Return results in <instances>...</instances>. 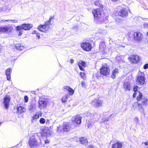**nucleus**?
<instances>
[{"instance_id":"1","label":"nucleus","mask_w":148,"mask_h":148,"mask_svg":"<svg viewBox=\"0 0 148 148\" xmlns=\"http://www.w3.org/2000/svg\"><path fill=\"white\" fill-rule=\"evenodd\" d=\"M92 12L94 17L95 21L97 23H106L108 22L107 18L102 13L100 9H95L93 10Z\"/></svg>"},{"instance_id":"2","label":"nucleus","mask_w":148,"mask_h":148,"mask_svg":"<svg viewBox=\"0 0 148 148\" xmlns=\"http://www.w3.org/2000/svg\"><path fill=\"white\" fill-rule=\"evenodd\" d=\"M58 132L59 133L67 132L70 130L71 125L68 123L64 122L62 126H58Z\"/></svg>"},{"instance_id":"3","label":"nucleus","mask_w":148,"mask_h":148,"mask_svg":"<svg viewBox=\"0 0 148 148\" xmlns=\"http://www.w3.org/2000/svg\"><path fill=\"white\" fill-rule=\"evenodd\" d=\"M52 18V17H50L48 21L45 22L44 25H41L38 27V29L40 31L44 32H45L47 31H48L50 28V25H52L51 22V20Z\"/></svg>"},{"instance_id":"4","label":"nucleus","mask_w":148,"mask_h":148,"mask_svg":"<svg viewBox=\"0 0 148 148\" xmlns=\"http://www.w3.org/2000/svg\"><path fill=\"white\" fill-rule=\"evenodd\" d=\"M29 140L28 142L29 145L32 148L36 147L38 144V143L36 139L34 134H32L30 135Z\"/></svg>"},{"instance_id":"5","label":"nucleus","mask_w":148,"mask_h":148,"mask_svg":"<svg viewBox=\"0 0 148 148\" xmlns=\"http://www.w3.org/2000/svg\"><path fill=\"white\" fill-rule=\"evenodd\" d=\"M145 75L143 72H141L136 78V82L138 85H143L145 82Z\"/></svg>"},{"instance_id":"6","label":"nucleus","mask_w":148,"mask_h":148,"mask_svg":"<svg viewBox=\"0 0 148 148\" xmlns=\"http://www.w3.org/2000/svg\"><path fill=\"white\" fill-rule=\"evenodd\" d=\"M32 27V25L31 24H24L21 26H17L16 27V29L17 30L19 31L21 29L28 30L30 29Z\"/></svg>"},{"instance_id":"7","label":"nucleus","mask_w":148,"mask_h":148,"mask_svg":"<svg viewBox=\"0 0 148 148\" xmlns=\"http://www.w3.org/2000/svg\"><path fill=\"white\" fill-rule=\"evenodd\" d=\"M13 28L11 25H8L5 26L0 27V32H10L13 29Z\"/></svg>"},{"instance_id":"8","label":"nucleus","mask_w":148,"mask_h":148,"mask_svg":"<svg viewBox=\"0 0 148 148\" xmlns=\"http://www.w3.org/2000/svg\"><path fill=\"white\" fill-rule=\"evenodd\" d=\"M81 47L85 51H88L91 50L92 47L90 44L88 42H84L81 44Z\"/></svg>"},{"instance_id":"9","label":"nucleus","mask_w":148,"mask_h":148,"mask_svg":"<svg viewBox=\"0 0 148 148\" xmlns=\"http://www.w3.org/2000/svg\"><path fill=\"white\" fill-rule=\"evenodd\" d=\"M116 16L119 15L122 17H125L128 15V12L125 9H123L120 10L118 13H116Z\"/></svg>"},{"instance_id":"10","label":"nucleus","mask_w":148,"mask_h":148,"mask_svg":"<svg viewBox=\"0 0 148 148\" xmlns=\"http://www.w3.org/2000/svg\"><path fill=\"white\" fill-rule=\"evenodd\" d=\"M39 107L40 108H44L47 105V103L46 100L44 99L40 98L38 102Z\"/></svg>"},{"instance_id":"11","label":"nucleus","mask_w":148,"mask_h":148,"mask_svg":"<svg viewBox=\"0 0 148 148\" xmlns=\"http://www.w3.org/2000/svg\"><path fill=\"white\" fill-rule=\"evenodd\" d=\"M143 36L142 34L138 32H135L134 34V39L137 42L142 40Z\"/></svg>"},{"instance_id":"12","label":"nucleus","mask_w":148,"mask_h":148,"mask_svg":"<svg viewBox=\"0 0 148 148\" xmlns=\"http://www.w3.org/2000/svg\"><path fill=\"white\" fill-rule=\"evenodd\" d=\"M103 103V101L99 99H96L92 101V104L94 107H98L101 106Z\"/></svg>"},{"instance_id":"13","label":"nucleus","mask_w":148,"mask_h":148,"mask_svg":"<svg viewBox=\"0 0 148 148\" xmlns=\"http://www.w3.org/2000/svg\"><path fill=\"white\" fill-rule=\"evenodd\" d=\"M110 69L107 66H103L100 69L101 74L106 76L109 74Z\"/></svg>"},{"instance_id":"14","label":"nucleus","mask_w":148,"mask_h":148,"mask_svg":"<svg viewBox=\"0 0 148 148\" xmlns=\"http://www.w3.org/2000/svg\"><path fill=\"white\" fill-rule=\"evenodd\" d=\"M81 119L82 117L80 115H77L74 118H72L73 122L77 124H79L81 123Z\"/></svg>"},{"instance_id":"15","label":"nucleus","mask_w":148,"mask_h":148,"mask_svg":"<svg viewBox=\"0 0 148 148\" xmlns=\"http://www.w3.org/2000/svg\"><path fill=\"white\" fill-rule=\"evenodd\" d=\"M10 100V99L9 97H6L4 98L3 103L5 109L8 108Z\"/></svg>"},{"instance_id":"16","label":"nucleus","mask_w":148,"mask_h":148,"mask_svg":"<svg viewBox=\"0 0 148 148\" xmlns=\"http://www.w3.org/2000/svg\"><path fill=\"white\" fill-rule=\"evenodd\" d=\"M140 60V57L137 55H133L131 56L130 60L133 63H136Z\"/></svg>"},{"instance_id":"17","label":"nucleus","mask_w":148,"mask_h":148,"mask_svg":"<svg viewBox=\"0 0 148 148\" xmlns=\"http://www.w3.org/2000/svg\"><path fill=\"white\" fill-rule=\"evenodd\" d=\"M12 69L10 68L7 69L5 71V74L7 76L8 80L10 81L11 80L10 74L12 72Z\"/></svg>"},{"instance_id":"18","label":"nucleus","mask_w":148,"mask_h":148,"mask_svg":"<svg viewBox=\"0 0 148 148\" xmlns=\"http://www.w3.org/2000/svg\"><path fill=\"white\" fill-rule=\"evenodd\" d=\"M25 109L24 107L22 106L17 107H16V112L18 114H21L23 112L25 111Z\"/></svg>"},{"instance_id":"19","label":"nucleus","mask_w":148,"mask_h":148,"mask_svg":"<svg viewBox=\"0 0 148 148\" xmlns=\"http://www.w3.org/2000/svg\"><path fill=\"white\" fill-rule=\"evenodd\" d=\"M92 119L93 121H97L100 117V114H99L96 113L92 114Z\"/></svg>"},{"instance_id":"20","label":"nucleus","mask_w":148,"mask_h":148,"mask_svg":"<svg viewBox=\"0 0 148 148\" xmlns=\"http://www.w3.org/2000/svg\"><path fill=\"white\" fill-rule=\"evenodd\" d=\"M78 139L80 143L82 144L86 145L88 143L87 140L85 137H82L79 138Z\"/></svg>"},{"instance_id":"21","label":"nucleus","mask_w":148,"mask_h":148,"mask_svg":"<svg viewBox=\"0 0 148 148\" xmlns=\"http://www.w3.org/2000/svg\"><path fill=\"white\" fill-rule=\"evenodd\" d=\"M123 88L126 92L130 91V84L128 82L124 83L123 84Z\"/></svg>"},{"instance_id":"22","label":"nucleus","mask_w":148,"mask_h":148,"mask_svg":"<svg viewBox=\"0 0 148 148\" xmlns=\"http://www.w3.org/2000/svg\"><path fill=\"white\" fill-rule=\"evenodd\" d=\"M63 88L68 91L69 92V94L70 95H73L74 93V90L73 89L69 86H64Z\"/></svg>"},{"instance_id":"23","label":"nucleus","mask_w":148,"mask_h":148,"mask_svg":"<svg viewBox=\"0 0 148 148\" xmlns=\"http://www.w3.org/2000/svg\"><path fill=\"white\" fill-rule=\"evenodd\" d=\"M122 146V144L120 142H117L115 143L112 145V148H121Z\"/></svg>"},{"instance_id":"24","label":"nucleus","mask_w":148,"mask_h":148,"mask_svg":"<svg viewBox=\"0 0 148 148\" xmlns=\"http://www.w3.org/2000/svg\"><path fill=\"white\" fill-rule=\"evenodd\" d=\"M95 121H93L92 119H90L88 120L86 124V126H88V128L91 127L93 125Z\"/></svg>"},{"instance_id":"25","label":"nucleus","mask_w":148,"mask_h":148,"mask_svg":"<svg viewBox=\"0 0 148 148\" xmlns=\"http://www.w3.org/2000/svg\"><path fill=\"white\" fill-rule=\"evenodd\" d=\"M109 121V118H103L102 121L100 122V124L102 125L103 124H104L105 125H108L109 123L108 122Z\"/></svg>"},{"instance_id":"26","label":"nucleus","mask_w":148,"mask_h":148,"mask_svg":"<svg viewBox=\"0 0 148 148\" xmlns=\"http://www.w3.org/2000/svg\"><path fill=\"white\" fill-rule=\"evenodd\" d=\"M138 88V86L137 85L135 86L134 87L133 91L134 92L133 95V97L134 98L136 97L137 96V94L138 93V92H139L137 91Z\"/></svg>"},{"instance_id":"27","label":"nucleus","mask_w":148,"mask_h":148,"mask_svg":"<svg viewBox=\"0 0 148 148\" xmlns=\"http://www.w3.org/2000/svg\"><path fill=\"white\" fill-rule=\"evenodd\" d=\"M15 48L17 50L20 51L22 50L24 48V47L20 44H18L16 45Z\"/></svg>"},{"instance_id":"28","label":"nucleus","mask_w":148,"mask_h":148,"mask_svg":"<svg viewBox=\"0 0 148 148\" xmlns=\"http://www.w3.org/2000/svg\"><path fill=\"white\" fill-rule=\"evenodd\" d=\"M119 69L118 68H116L112 71V73L111 75V77L113 79H114L116 77V75L118 72Z\"/></svg>"},{"instance_id":"29","label":"nucleus","mask_w":148,"mask_h":148,"mask_svg":"<svg viewBox=\"0 0 148 148\" xmlns=\"http://www.w3.org/2000/svg\"><path fill=\"white\" fill-rule=\"evenodd\" d=\"M36 108L35 105L33 103H31L28 107V109L29 111H33Z\"/></svg>"},{"instance_id":"30","label":"nucleus","mask_w":148,"mask_h":148,"mask_svg":"<svg viewBox=\"0 0 148 148\" xmlns=\"http://www.w3.org/2000/svg\"><path fill=\"white\" fill-rule=\"evenodd\" d=\"M69 95L68 94H66L63 97L62 99V103L66 102L68 99Z\"/></svg>"},{"instance_id":"31","label":"nucleus","mask_w":148,"mask_h":148,"mask_svg":"<svg viewBox=\"0 0 148 148\" xmlns=\"http://www.w3.org/2000/svg\"><path fill=\"white\" fill-rule=\"evenodd\" d=\"M138 95L136 99L138 101H139L140 100L142 99L143 97L142 94L140 92H138V93L137 94V95Z\"/></svg>"},{"instance_id":"32","label":"nucleus","mask_w":148,"mask_h":148,"mask_svg":"<svg viewBox=\"0 0 148 148\" xmlns=\"http://www.w3.org/2000/svg\"><path fill=\"white\" fill-rule=\"evenodd\" d=\"M9 21H11L13 23H17L18 22V21L16 20H2L0 21V23L2 22H9Z\"/></svg>"},{"instance_id":"33","label":"nucleus","mask_w":148,"mask_h":148,"mask_svg":"<svg viewBox=\"0 0 148 148\" xmlns=\"http://www.w3.org/2000/svg\"><path fill=\"white\" fill-rule=\"evenodd\" d=\"M32 34H36V36L38 39L40 38V34L38 33L36 31H34L32 32Z\"/></svg>"},{"instance_id":"34","label":"nucleus","mask_w":148,"mask_h":148,"mask_svg":"<svg viewBox=\"0 0 148 148\" xmlns=\"http://www.w3.org/2000/svg\"><path fill=\"white\" fill-rule=\"evenodd\" d=\"M78 65L81 66L83 67H85L86 65L85 62L84 61H81L80 62H78Z\"/></svg>"},{"instance_id":"35","label":"nucleus","mask_w":148,"mask_h":148,"mask_svg":"<svg viewBox=\"0 0 148 148\" xmlns=\"http://www.w3.org/2000/svg\"><path fill=\"white\" fill-rule=\"evenodd\" d=\"M39 118V115L38 114H34L33 117H32V120H34L35 119H38Z\"/></svg>"},{"instance_id":"36","label":"nucleus","mask_w":148,"mask_h":148,"mask_svg":"<svg viewBox=\"0 0 148 148\" xmlns=\"http://www.w3.org/2000/svg\"><path fill=\"white\" fill-rule=\"evenodd\" d=\"M45 121V119L43 118H41L40 120V123L41 124H44Z\"/></svg>"},{"instance_id":"37","label":"nucleus","mask_w":148,"mask_h":148,"mask_svg":"<svg viewBox=\"0 0 148 148\" xmlns=\"http://www.w3.org/2000/svg\"><path fill=\"white\" fill-rule=\"evenodd\" d=\"M86 115L87 117H89V118H90V119H92V114L90 112L87 113L86 114Z\"/></svg>"},{"instance_id":"38","label":"nucleus","mask_w":148,"mask_h":148,"mask_svg":"<svg viewBox=\"0 0 148 148\" xmlns=\"http://www.w3.org/2000/svg\"><path fill=\"white\" fill-rule=\"evenodd\" d=\"M24 100L25 102H27L28 100V97L27 96H25L24 97Z\"/></svg>"},{"instance_id":"39","label":"nucleus","mask_w":148,"mask_h":148,"mask_svg":"<svg viewBox=\"0 0 148 148\" xmlns=\"http://www.w3.org/2000/svg\"><path fill=\"white\" fill-rule=\"evenodd\" d=\"M138 107L139 108L140 107L141 108V109L140 110V108H139L140 110V111L142 112L143 111H144L143 109V108L141 106V105L140 104H139L138 105Z\"/></svg>"},{"instance_id":"40","label":"nucleus","mask_w":148,"mask_h":148,"mask_svg":"<svg viewBox=\"0 0 148 148\" xmlns=\"http://www.w3.org/2000/svg\"><path fill=\"white\" fill-rule=\"evenodd\" d=\"M80 75L81 77L83 78H85V75L84 74V73H82V72H80Z\"/></svg>"},{"instance_id":"41","label":"nucleus","mask_w":148,"mask_h":148,"mask_svg":"<svg viewBox=\"0 0 148 148\" xmlns=\"http://www.w3.org/2000/svg\"><path fill=\"white\" fill-rule=\"evenodd\" d=\"M143 27L144 28L148 29V23H145L143 25Z\"/></svg>"},{"instance_id":"42","label":"nucleus","mask_w":148,"mask_h":148,"mask_svg":"<svg viewBox=\"0 0 148 148\" xmlns=\"http://www.w3.org/2000/svg\"><path fill=\"white\" fill-rule=\"evenodd\" d=\"M143 67V68L145 69H148V64H145L144 65Z\"/></svg>"},{"instance_id":"43","label":"nucleus","mask_w":148,"mask_h":148,"mask_svg":"<svg viewBox=\"0 0 148 148\" xmlns=\"http://www.w3.org/2000/svg\"><path fill=\"white\" fill-rule=\"evenodd\" d=\"M81 84L82 85V87H84L86 86V84H85V83L84 82V81L82 82H81Z\"/></svg>"},{"instance_id":"44","label":"nucleus","mask_w":148,"mask_h":148,"mask_svg":"<svg viewBox=\"0 0 148 148\" xmlns=\"http://www.w3.org/2000/svg\"><path fill=\"white\" fill-rule=\"evenodd\" d=\"M43 133V136H47V133H46V130H44L42 132Z\"/></svg>"},{"instance_id":"45","label":"nucleus","mask_w":148,"mask_h":148,"mask_svg":"<svg viewBox=\"0 0 148 148\" xmlns=\"http://www.w3.org/2000/svg\"><path fill=\"white\" fill-rule=\"evenodd\" d=\"M78 66H79L80 69L81 71H84V68L83 67V66H80V65H78Z\"/></svg>"},{"instance_id":"46","label":"nucleus","mask_w":148,"mask_h":148,"mask_svg":"<svg viewBox=\"0 0 148 148\" xmlns=\"http://www.w3.org/2000/svg\"><path fill=\"white\" fill-rule=\"evenodd\" d=\"M147 101V99H143L142 102L143 103H145Z\"/></svg>"},{"instance_id":"47","label":"nucleus","mask_w":148,"mask_h":148,"mask_svg":"<svg viewBox=\"0 0 148 148\" xmlns=\"http://www.w3.org/2000/svg\"><path fill=\"white\" fill-rule=\"evenodd\" d=\"M95 4L96 5H98L99 3V2L98 1H95L94 2Z\"/></svg>"},{"instance_id":"48","label":"nucleus","mask_w":148,"mask_h":148,"mask_svg":"<svg viewBox=\"0 0 148 148\" xmlns=\"http://www.w3.org/2000/svg\"><path fill=\"white\" fill-rule=\"evenodd\" d=\"M73 29L75 30V31H76L78 29V27L77 26H75L74 27Z\"/></svg>"},{"instance_id":"49","label":"nucleus","mask_w":148,"mask_h":148,"mask_svg":"<svg viewBox=\"0 0 148 148\" xmlns=\"http://www.w3.org/2000/svg\"><path fill=\"white\" fill-rule=\"evenodd\" d=\"M49 123H50V121L49 120H47L46 121V124L47 125H49Z\"/></svg>"},{"instance_id":"50","label":"nucleus","mask_w":148,"mask_h":148,"mask_svg":"<svg viewBox=\"0 0 148 148\" xmlns=\"http://www.w3.org/2000/svg\"><path fill=\"white\" fill-rule=\"evenodd\" d=\"M3 11V7H0V12Z\"/></svg>"},{"instance_id":"51","label":"nucleus","mask_w":148,"mask_h":148,"mask_svg":"<svg viewBox=\"0 0 148 148\" xmlns=\"http://www.w3.org/2000/svg\"><path fill=\"white\" fill-rule=\"evenodd\" d=\"M70 61L71 64H72L74 62V60L73 59H71L70 60Z\"/></svg>"},{"instance_id":"52","label":"nucleus","mask_w":148,"mask_h":148,"mask_svg":"<svg viewBox=\"0 0 148 148\" xmlns=\"http://www.w3.org/2000/svg\"><path fill=\"white\" fill-rule=\"evenodd\" d=\"M144 144L146 145H148V140H147V141L146 142H145Z\"/></svg>"},{"instance_id":"53","label":"nucleus","mask_w":148,"mask_h":148,"mask_svg":"<svg viewBox=\"0 0 148 148\" xmlns=\"http://www.w3.org/2000/svg\"><path fill=\"white\" fill-rule=\"evenodd\" d=\"M22 34V33L20 31L19 32V33L18 34V36H21Z\"/></svg>"},{"instance_id":"54","label":"nucleus","mask_w":148,"mask_h":148,"mask_svg":"<svg viewBox=\"0 0 148 148\" xmlns=\"http://www.w3.org/2000/svg\"><path fill=\"white\" fill-rule=\"evenodd\" d=\"M45 143H48L49 142V141H48V140H45Z\"/></svg>"},{"instance_id":"55","label":"nucleus","mask_w":148,"mask_h":148,"mask_svg":"<svg viewBox=\"0 0 148 148\" xmlns=\"http://www.w3.org/2000/svg\"><path fill=\"white\" fill-rule=\"evenodd\" d=\"M88 148H94V147L90 145L89 146Z\"/></svg>"},{"instance_id":"56","label":"nucleus","mask_w":148,"mask_h":148,"mask_svg":"<svg viewBox=\"0 0 148 148\" xmlns=\"http://www.w3.org/2000/svg\"><path fill=\"white\" fill-rule=\"evenodd\" d=\"M135 120H136V121H138V118H137V117H136L135 118Z\"/></svg>"},{"instance_id":"57","label":"nucleus","mask_w":148,"mask_h":148,"mask_svg":"<svg viewBox=\"0 0 148 148\" xmlns=\"http://www.w3.org/2000/svg\"><path fill=\"white\" fill-rule=\"evenodd\" d=\"M112 0V1H113L116 2V1H117L118 0Z\"/></svg>"},{"instance_id":"58","label":"nucleus","mask_w":148,"mask_h":148,"mask_svg":"<svg viewBox=\"0 0 148 148\" xmlns=\"http://www.w3.org/2000/svg\"><path fill=\"white\" fill-rule=\"evenodd\" d=\"M147 36H148V32L147 33Z\"/></svg>"},{"instance_id":"59","label":"nucleus","mask_w":148,"mask_h":148,"mask_svg":"<svg viewBox=\"0 0 148 148\" xmlns=\"http://www.w3.org/2000/svg\"><path fill=\"white\" fill-rule=\"evenodd\" d=\"M101 44H100V45H99V46H100V45H101Z\"/></svg>"},{"instance_id":"60","label":"nucleus","mask_w":148,"mask_h":148,"mask_svg":"<svg viewBox=\"0 0 148 148\" xmlns=\"http://www.w3.org/2000/svg\"><path fill=\"white\" fill-rule=\"evenodd\" d=\"M147 42H148V40L147 41Z\"/></svg>"},{"instance_id":"61","label":"nucleus","mask_w":148,"mask_h":148,"mask_svg":"<svg viewBox=\"0 0 148 148\" xmlns=\"http://www.w3.org/2000/svg\"><path fill=\"white\" fill-rule=\"evenodd\" d=\"M147 148H148V147H147Z\"/></svg>"}]
</instances>
